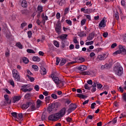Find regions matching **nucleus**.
<instances>
[{"label": "nucleus", "mask_w": 126, "mask_h": 126, "mask_svg": "<svg viewBox=\"0 0 126 126\" xmlns=\"http://www.w3.org/2000/svg\"><path fill=\"white\" fill-rule=\"evenodd\" d=\"M94 43V42L93 41H88V42H86V45L87 46H89V45H92Z\"/></svg>", "instance_id": "obj_49"}, {"label": "nucleus", "mask_w": 126, "mask_h": 126, "mask_svg": "<svg viewBox=\"0 0 126 126\" xmlns=\"http://www.w3.org/2000/svg\"><path fill=\"white\" fill-rule=\"evenodd\" d=\"M50 99H51L50 96H46L45 98L46 102H48V101H49Z\"/></svg>", "instance_id": "obj_62"}, {"label": "nucleus", "mask_w": 126, "mask_h": 126, "mask_svg": "<svg viewBox=\"0 0 126 126\" xmlns=\"http://www.w3.org/2000/svg\"><path fill=\"white\" fill-rule=\"evenodd\" d=\"M66 23H67L69 26L72 25V22H71L70 20H66Z\"/></svg>", "instance_id": "obj_38"}, {"label": "nucleus", "mask_w": 126, "mask_h": 126, "mask_svg": "<svg viewBox=\"0 0 126 126\" xmlns=\"http://www.w3.org/2000/svg\"><path fill=\"white\" fill-rule=\"evenodd\" d=\"M40 72L41 75H45L47 74V70L44 67H41L40 70Z\"/></svg>", "instance_id": "obj_12"}, {"label": "nucleus", "mask_w": 126, "mask_h": 126, "mask_svg": "<svg viewBox=\"0 0 126 126\" xmlns=\"http://www.w3.org/2000/svg\"><path fill=\"white\" fill-rule=\"evenodd\" d=\"M31 106L30 107L29 109L31 110V112H33V111H35V110H37L38 108L35 107V104L32 103L31 102Z\"/></svg>", "instance_id": "obj_13"}, {"label": "nucleus", "mask_w": 126, "mask_h": 126, "mask_svg": "<svg viewBox=\"0 0 126 126\" xmlns=\"http://www.w3.org/2000/svg\"><path fill=\"white\" fill-rule=\"evenodd\" d=\"M94 84H95V86H97V87L98 89H101V88H102V87H103V85H102V84L99 83L97 81H94L93 82Z\"/></svg>", "instance_id": "obj_20"}, {"label": "nucleus", "mask_w": 126, "mask_h": 126, "mask_svg": "<svg viewBox=\"0 0 126 126\" xmlns=\"http://www.w3.org/2000/svg\"><path fill=\"white\" fill-rule=\"evenodd\" d=\"M95 55L94 52H92L90 54V58H93V57H95Z\"/></svg>", "instance_id": "obj_60"}, {"label": "nucleus", "mask_w": 126, "mask_h": 126, "mask_svg": "<svg viewBox=\"0 0 126 126\" xmlns=\"http://www.w3.org/2000/svg\"><path fill=\"white\" fill-rule=\"evenodd\" d=\"M16 46H17L19 49H23V46H22V44L19 42L16 44Z\"/></svg>", "instance_id": "obj_30"}, {"label": "nucleus", "mask_w": 126, "mask_h": 126, "mask_svg": "<svg viewBox=\"0 0 126 126\" xmlns=\"http://www.w3.org/2000/svg\"><path fill=\"white\" fill-rule=\"evenodd\" d=\"M119 51L121 52V54H122L123 55H126V47L122 46V45H119Z\"/></svg>", "instance_id": "obj_8"}, {"label": "nucleus", "mask_w": 126, "mask_h": 126, "mask_svg": "<svg viewBox=\"0 0 126 126\" xmlns=\"http://www.w3.org/2000/svg\"><path fill=\"white\" fill-rule=\"evenodd\" d=\"M77 107V106H76V104H71L70 105L69 109H68V112H69V111L72 112V111H74V110H75V109H76Z\"/></svg>", "instance_id": "obj_11"}, {"label": "nucleus", "mask_w": 126, "mask_h": 126, "mask_svg": "<svg viewBox=\"0 0 126 126\" xmlns=\"http://www.w3.org/2000/svg\"><path fill=\"white\" fill-rule=\"evenodd\" d=\"M43 95L44 96H48L49 95V92L48 91H45L43 93Z\"/></svg>", "instance_id": "obj_61"}, {"label": "nucleus", "mask_w": 126, "mask_h": 126, "mask_svg": "<svg viewBox=\"0 0 126 126\" xmlns=\"http://www.w3.org/2000/svg\"><path fill=\"white\" fill-rule=\"evenodd\" d=\"M27 52L29 54H35V52H34V50L32 49H27Z\"/></svg>", "instance_id": "obj_41"}, {"label": "nucleus", "mask_w": 126, "mask_h": 126, "mask_svg": "<svg viewBox=\"0 0 126 126\" xmlns=\"http://www.w3.org/2000/svg\"><path fill=\"white\" fill-rule=\"evenodd\" d=\"M30 105H31V102H28L26 104H24L22 106V108L23 110H26V109H28V108H29Z\"/></svg>", "instance_id": "obj_14"}, {"label": "nucleus", "mask_w": 126, "mask_h": 126, "mask_svg": "<svg viewBox=\"0 0 126 126\" xmlns=\"http://www.w3.org/2000/svg\"><path fill=\"white\" fill-rule=\"evenodd\" d=\"M108 57V55L103 54L101 55H98L97 56V59L99 60V61H104V60H106L107 59V57Z\"/></svg>", "instance_id": "obj_10"}, {"label": "nucleus", "mask_w": 126, "mask_h": 126, "mask_svg": "<svg viewBox=\"0 0 126 126\" xmlns=\"http://www.w3.org/2000/svg\"><path fill=\"white\" fill-rule=\"evenodd\" d=\"M78 69H79V70H81V71H83L87 69V67L84 65H81L78 67Z\"/></svg>", "instance_id": "obj_17"}, {"label": "nucleus", "mask_w": 126, "mask_h": 126, "mask_svg": "<svg viewBox=\"0 0 126 126\" xmlns=\"http://www.w3.org/2000/svg\"><path fill=\"white\" fill-rule=\"evenodd\" d=\"M83 75H90V72L89 71H84Z\"/></svg>", "instance_id": "obj_45"}, {"label": "nucleus", "mask_w": 126, "mask_h": 126, "mask_svg": "<svg viewBox=\"0 0 126 126\" xmlns=\"http://www.w3.org/2000/svg\"><path fill=\"white\" fill-rule=\"evenodd\" d=\"M27 77L30 80L31 82H33L35 79H34L32 77L30 76L29 75H27Z\"/></svg>", "instance_id": "obj_31"}, {"label": "nucleus", "mask_w": 126, "mask_h": 126, "mask_svg": "<svg viewBox=\"0 0 126 126\" xmlns=\"http://www.w3.org/2000/svg\"><path fill=\"white\" fill-rule=\"evenodd\" d=\"M84 87L85 89H87V90H90V87L88 86V84H85Z\"/></svg>", "instance_id": "obj_54"}, {"label": "nucleus", "mask_w": 126, "mask_h": 126, "mask_svg": "<svg viewBox=\"0 0 126 126\" xmlns=\"http://www.w3.org/2000/svg\"><path fill=\"white\" fill-rule=\"evenodd\" d=\"M106 27V23H105V20H102L99 24V28H102V27Z\"/></svg>", "instance_id": "obj_16"}, {"label": "nucleus", "mask_w": 126, "mask_h": 126, "mask_svg": "<svg viewBox=\"0 0 126 126\" xmlns=\"http://www.w3.org/2000/svg\"><path fill=\"white\" fill-rule=\"evenodd\" d=\"M25 26H27V23H23L21 25V27L22 28H24V27H25Z\"/></svg>", "instance_id": "obj_53"}, {"label": "nucleus", "mask_w": 126, "mask_h": 126, "mask_svg": "<svg viewBox=\"0 0 126 126\" xmlns=\"http://www.w3.org/2000/svg\"><path fill=\"white\" fill-rule=\"evenodd\" d=\"M115 47H117V43H113L111 45V48L114 49Z\"/></svg>", "instance_id": "obj_64"}, {"label": "nucleus", "mask_w": 126, "mask_h": 126, "mask_svg": "<svg viewBox=\"0 0 126 126\" xmlns=\"http://www.w3.org/2000/svg\"><path fill=\"white\" fill-rule=\"evenodd\" d=\"M85 16H86V18L89 20H91V16L90 15H85Z\"/></svg>", "instance_id": "obj_57"}, {"label": "nucleus", "mask_w": 126, "mask_h": 126, "mask_svg": "<svg viewBox=\"0 0 126 126\" xmlns=\"http://www.w3.org/2000/svg\"><path fill=\"white\" fill-rule=\"evenodd\" d=\"M69 12V8L66 7L64 9V14H67Z\"/></svg>", "instance_id": "obj_42"}, {"label": "nucleus", "mask_w": 126, "mask_h": 126, "mask_svg": "<svg viewBox=\"0 0 126 126\" xmlns=\"http://www.w3.org/2000/svg\"><path fill=\"white\" fill-rule=\"evenodd\" d=\"M23 61L24 63H29V60L26 57L23 58Z\"/></svg>", "instance_id": "obj_33"}, {"label": "nucleus", "mask_w": 126, "mask_h": 126, "mask_svg": "<svg viewBox=\"0 0 126 126\" xmlns=\"http://www.w3.org/2000/svg\"><path fill=\"white\" fill-rule=\"evenodd\" d=\"M58 103H56L49 106L47 108V111L49 113H51L53 110H56V108H58Z\"/></svg>", "instance_id": "obj_7"}, {"label": "nucleus", "mask_w": 126, "mask_h": 126, "mask_svg": "<svg viewBox=\"0 0 126 126\" xmlns=\"http://www.w3.org/2000/svg\"><path fill=\"white\" fill-rule=\"evenodd\" d=\"M114 17L117 19V20H119L120 17L119 16V13L118 12L114 14Z\"/></svg>", "instance_id": "obj_44"}, {"label": "nucleus", "mask_w": 126, "mask_h": 126, "mask_svg": "<svg viewBox=\"0 0 126 126\" xmlns=\"http://www.w3.org/2000/svg\"><path fill=\"white\" fill-rule=\"evenodd\" d=\"M34 89L36 90V91H39V89H40V88L39 87V86L38 85H36L34 86Z\"/></svg>", "instance_id": "obj_58"}, {"label": "nucleus", "mask_w": 126, "mask_h": 126, "mask_svg": "<svg viewBox=\"0 0 126 126\" xmlns=\"http://www.w3.org/2000/svg\"><path fill=\"white\" fill-rule=\"evenodd\" d=\"M125 117H126V112H124L123 113H122L120 115V116L119 117V118L120 119H123V118H125Z\"/></svg>", "instance_id": "obj_50"}, {"label": "nucleus", "mask_w": 126, "mask_h": 126, "mask_svg": "<svg viewBox=\"0 0 126 126\" xmlns=\"http://www.w3.org/2000/svg\"><path fill=\"white\" fill-rule=\"evenodd\" d=\"M66 0H58L57 1V4L58 5H60V6H63V4H65Z\"/></svg>", "instance_id": "obj_15"}, {"label": "nucleus", "mask_w": 126, "mask_h": 126, "mask_svg": "<svg viewBox=\"0 0 126 126\" xmlns=\"http://www.w3.org/2000/svg\"><path fill=\"white\" fill-rule=\"evenodd\" d=\"M77 97H78L79 98H81V99H85V98H87V96L81 94H77Z\"/></svg>", "instance_id": "obj_23"}, {"label": "nucleus", "mask_w": 126, "mask_h": 126, "mask_svg": "<svg viewBox=\"0 0 126 126\" xmlns=\"http://www.w3.org/2000/svg\"><path fill=\"white\" fill-rule=\"evenodd\" d=\"M114 71L115 72V74L121 76L124 73V68L121 65L116 66L114 68Z\"/></svg>", "instance_id": "obj_2"}, {"label": "nucleus", "mask_w": 126, "mask_h": 126, "mask_svg": "<svg viewBox=\"0 0 126 126\" xmlns=\"http://www.w3.org/2000/svg\"><path fill=\"white\" fill-rule=\"evenodd\" d=\"M60 62H61V59L59 57L56 58V65H59L60 63Z\"/></svg>", "instance_id": "obj_48"}, {"label": "nucleus", "mask_w": 126, "mask_h": 126, "mask_svg": "<svg viewBox=\"0 0 126 126\" xmlns=\"http://www.w3.org/2000/svg\"><path fill=\"white\" fill-rule=\"evenodd\" d=\"M9 83L11 85H12V86H13V87H14V81H13V80H10Z\"/></svg>", "instance_id": "obj_52"}, {"label": "nucleus", "mask_w": 126, "mask_h": 126, "mask_svg": "<svg viewBox=\"0 0 126 126\" xmlns=\"http://www.w3.org/2000/svg\"><path fill=\"white\" fill-rule=\"evenodd\" d=\"M12 117H13L15 120H16V119H17V113L16 112H12L11 113Z\"/></svg>", "instance_id": "obj_35"}, {"label": "nucleus", "mask_w": 126, "mask_h": 126, "mask_svg": "<svg viewBox=\"0 0 126 126\" xmlns=\"http://www.w3.org/2000/svg\"><path fill=\"white\" fill-rule=\"evenodd\" d=\"M65 112H66V109L65 108H63L59 113H57L58 114L59 118L60 119L62 117H63L65 115Z\"/></svg>", "instance_id": "obj_9"}, {"label": "nucleus", "mask_w": 126, "mask_h": 126, "mask_svg": "<svg viewBox=\"0 0 126 126\" xmlns=\"http://www.w3.org/2000/svg\"><path fill=\"white\" fill-rule=\"evenodd\" d=\"M30 97V94H27L26 95L24 96V98L25 99H29V97Z\"/></svg>", "instance_id": "obj_56"}, {"label": "nucleus", "mask_w": 126, "mask_h": 126, "mask_svg": "<svg viewBox=\"0 0 126 126\" xmlns=\"http://www.w3.org/2000/svg\"><path fill=\"white\" fill-rule=\"evenodd\" d=\"M32 61H33V62H36L38 63L40 61V58L38 57L34 56L32 57Z\"/></svg>", "instance_id": "obj_25"}, {"label": "nucleus", "mask_w": 126, "mask_h": 126, "mask_svg": "<svg viewBox=\"0 0 126 126\" xmlns=\"http://www.w3.org/2000/svg\"><path fill=\"white\" fill-rule=\"evenodd\" d=\"M111 123L113 125H114V124H116L117 123V119H114V120H113L112 121L109 122V123Z\"/></svg>", "instance_id": "obj_55"}, {"label": "nucleus", "mask_w": 126, "mask_h": 126, "mask_svg": "<svg viewBox=\"0 0 126 126\" xmlns=\"http://www.w3.org/2000/svg\"><path fill=\"white\" fill-rule=\"evenodd\" d=\"M56 32L58 34H61V27L57 26L55 29Z\"/></svg>", "instance_id": "obj_28"}, {"label": "nucleus", "mask_w": 126, "mask_h": 126, "mask_svg": "<svg viewBox=\"0 0 126 126\" xmlns=\"http://www.w3.org/2000/svg\"><path fill=\"white\" fill-rule=\"evenodd\" d=\"M4 98H5V100L7 102H8V101L9 100V97L8 96V95H7V94H5L4 95Z\"/></svg>", "instance_id": "obj_47"}, {"label": "nucleus", "mask_w": 126, "mask_h": 126, "mask_svg": "<svg viewBox=\"0 0 126 126\" xmlns=\"http://www.w3.org/2000/svg\"><path fill=\"white\" fill-rule=\"evenodd\" d=\"M23 118V115L22 113H19L17 115V118L16 119V121H22Z\"/></svg>", "instance_id": "obj_21"}, {"label": "nucleus", "mask_w": 126, "mask_h": 126, "mask_svg": "<svg viewBox=\"0 0 126 126\" xmlns=\"http://www.w3.org/2000/svg\"><path fill=\"white\" fill-rule=\"evenodd\" d=\"M32 68L35 70V71H38L39 68L36 65L33 64L32 65Z\"/></svg>", "instance_id": "obj_34"}, {"label": "nucleus", "mask_w": 126, "mask_h": 126, "mask_svg": "<svg viewBox=\"0 0 126 126\" xmlns=\"http://www.w3.org/2000/svg\"><path fill=\"white\" fill-rule=\"evenodd\" d=\"M51 77L52 78L54 83L56 85V87L58 88L63 87L65 84V82L64 80H60L59 77H56L54 74H51Z\"/></svg>", "instance_id": "obj_1"}, {"label": "nucleus", "mask_w": 126, "mask_h": 126, "mask_svg": "<svg viewBox=\"0 0 126 126\" xmlns=\"http://www.w3.org/2000/svg\"><path fill=\"white\" fill-rule=\"evenodd\" d=\"M37 10L39 12H43V6L38 5L37 6Z\"/></svg>", "instance_id": "obj_32"}, {"label": "nucleus", "mask_w": 126, "mask_h": 126, "mask_svg": "<svg viewBox=\"0 0 126 126\" xmlns=\"http://www.w3.org/2000/svg\"><path fill=\"white\" fill-rule=\"evenodd\" d=\"M85 23H86V19H84L81 20V26H83V25H84V24H85Z\"/></svg>", "instance_id": "obj_43"}, {"label": "nucleus", "mask_w": 126, "mask_h": 126, "mask_svg": "<svg viewBox=\"0 0 126 126\" xmlns=\"http://www.w3.org/2000/svg\"><path fill=\"white\" fill-rule=\"evenodd\" d=\"M12 72L15 80H16V81H20V76L18 74L17 70L16 69H13L12 71Z\"/></svg>", "instance_id": "obj_4"}, {"label": "nucleus", "mask_w": 126, "mask_h": 126, "mask_svg": "<svg viewBox=\"0 0 126 126\" xmlns=\"http://www.w3.org/2000/svg\"><path fill=\"white\" fill-rule=\"evenodd\" d=\"M94 12V10H93V9L89 8V9H86L85 11V13L87 14H89L91 13V12Z\"/></svg>", "instance_id": "obj_22"}, {"label": "nucleus", "mask_w": 126, "mask_h": 126, "mask_svg": "<svg viewBox=\"0 0 126 126\" xmlns=\"http://www.w3.org/2000/svg\"><path fill=\"white\" fill-rule=\"evenodd\" d=\"M78 36H79V37H86V33H85L83 32H81L79 33Z\"/></svg>", "instance_id": "obj_36"}, {"label": "nucleus", "mask_w": 126, "mask_h": 126, "mask_svg": "<svg viewBox=\"0 0 126 126\" xmlns=\"http://www.w3.org/2000/svg\"><path fill=\"white\" fill-rule=\"evenodd\" d=\"M21 99V96H15L13 98V103H16L17 101H19Z\"/></svg>", "instance_id": "obj_19"}, {"label": "nucleus", "mask_w": 126, "mask_h": 126, "mask_svg": "<svg viewBox=\"0 0 126 126\" xmlns=\"http://www.w3.org/2000/svg\"><path fill=\"white\" fill-rule=\"evenodd\" d=\"M88 84H89L90 85H92L93 84V82L92 80H89L87 81Z\"/></svg>", "instance_id": "obj_59"}, {"label": "nucleus", "mask_w": 126, "mask_h": 126, "mask_svg": "<svg viewBox=\"0 0 126 126\" xmlns=\"http://www.w3.org/2000/svg\"><path fill=\"white\" fill-rule=\"evenodd\" d=\"M59 119H60L59 118V114L57 113L50 115L48 117L49 121H58Z\"/></svg>", "instance_id": "obj_6"}, {"label": "nucleus", "mask_w": 126, "mask_h": 126, "mask_svg": "<svg viewBox=\"0 0 126 126\" xmlns=\"http://www.w3.org/2000/svg\"><path fill=\"white\" fill-rule=\"evenodd\" d=\"M96 85L95 84H94L92 86L93 89L92 90V92L93 93L95 92L96 91Z\"/></svg>", "instance_id": "obj_40"}, {"label": "nucleus", "mask_w": 126, "mask_h": 126, "mask_svg": "<svg viewBox=\"0 0 126 126\" xmlns=\"http://www.w3.org/2000/svg\"><path fill=\"white\" fill-rule=\"evenodd\" d=\"M85 62V59L83 57H80L78 58L77 57H75L73 58V61L68 63V64H72V63H83Z\"/></svg>", "instance_id": "obj_3"}, {"label": "nucleus", "mask_w": 126, "mask_h": 126, "mask_svg": "<svg viewBox=\"0 0 126 126\" xmlns=\"http://www.w3.org/2000/svg\"><path fill=\"white\" fill-rule=\"evenodd\" d=\"M67 37V34H62L59 36V38L61 40H64V39H66Z\"/></svg>", "instance_id": "obj_26"}, {"label": "nucleus", "mask_w": 126, "mask_h": 126, "mask_svg": "<svg viewBox=\"0 0 126 126\" xmlns=\"http://www.w3.org/2000/svg\"><path fill=\"white\" fill-rule=\"evenodd\" d=\"M121 54V51H120V50H118L115 51V52L113 53V55H114V56H117V55H119V54Z\"/></svg>", "instance_id": "obj_51"}, {"label": "nucleus", "mask_w": 126, "mask_h": 126, "mask_svg": "<svg viewBox=\"0 0 126 126\" xmlns=\"http://www.w3.org/2000/svg\"><path fill=\"white\" fill-rule=\"evenodd\" d=\"M54 45L55 46V47H57V48H59L60 47V43L56 40H54Z\"/></svg>", "instance_id": "obj_37"}, {"label": "nucleus", "mask_w": 126, "mask_h": 126, "mask_svg": "<svg viewBox=\"0 0 126 126\" xmlns=\"http://www.w3.org/2000/svg\"><path fill=\"white\" fill-rule=\"evenodd\" d=\"M65 63H66V60L64 59H62L60 62V65H64Z\"/></svg>", "instance_id": "obj_29"}, {"label": "nucleus", "mask_w": 126, "mask_h": 126, "mask_svg": "<svg viewBox=\"0 0 126 126\" xmlns=\"http://www.w3.org/2000/svg\"><path fill=\"white\" fill-rule=\"evenodd\" d=\"M94 36H95V34H94V33H92L89 35V36L87 37V40L88 41H91V40H93L94 39Z\"/></svg>", "instance_id": "obj_18"}, {"label": "nucleus", "mask_w": 126, "mask_h": 126, "mask_svg": "<svg viewBox=\"0 0 126 126\" xmlns=\"http://www.w3.org/2000/svg\"><path fill=\"white\" fill-rule=\"evenodd\" d=\"M51 96L52 97V98H53V99H58V95H57V94H53L51 95Z\"/></svg>", "instance_id": "obj_39"}, {"label": "nucleus", "mask_w": 126, "mask_h": 126, "mask_svg": "<svg viewBox=\"0 0 126 126\" xmlns=\"http://www.w3.org/2000/svg\"><path fill=\"white\" fill-rule=\"evenodd\" d=\"M41 103L42 101H41L40 99H38L36 101V108H40Z\"/></svg>", "instance_id": "obj_27"}, {"label": "nucleus", "mask_w": 126, "mask_h": 126, "mask_svg": "<svg viewBox=\"0 0 126 126\" xmlns=\"http://www.w3.org/2000/svg\"><path fill=\"white\" fill-rule=\"evenodd\" d=\"M28 36L29 38L32 36V32L31 31L28 32Z\"/></svg>", "instance_id": "obj_46"}, {"label": "nucleus", "mask_w": 126, "mask_h": 126, "mask_svg": "<svg viewBox=\"0 0 126 126\" xmlns=\"http://www.w3.org/2000/svg\"><path fill=\"white\" fill-rule=\"evenodd\" d=\"M102 36L104 38H107V37L108 36V32H104L102 34Z\"/></svg>", "instance_id": "obj_63"}, {"label": "nucleus", "mask_w": 126, "mask_h": 126, "mask_svg": "<svg viewBox=\"0 0 126 126\" xmlns=\"http://www.w3.org/2000/svg\"><path fill=\"white\" fill-rule=\"evenodd\" d=\"M21 90L24 92L25 93H26L27 92H30V91H32V88H29V85H23L22 86V88L21 89Z\"/></svg>", "instance_id": "obj_5"}, {"label": "nucleus", "mask_w": 126, "mask_h": 126, "mask_svg": "<svg viewBox=\"0 0 126 126\" xmlns=\"http://www.w3.org/2000/svg\"><path fill=\"white\" fill-rule=\"evenodd\" d=\"M21 5L23 7H27V1L25 0H23L22 1Z\"/></svg>", "instance_id": "obj_24"}]
</instances>
